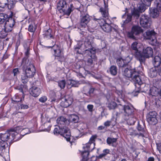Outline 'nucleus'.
Here are the masks:
<instances>
[{"mask_svg": "<svg viewBox=\"0 0 161 161\" xmlns=\"http://www.w3.org/2000/svg\"><path fill=\"white\" fill-rule=\"evenodd\" d=\"M29 128H31L33 124L31 122L27 123L23 120L22 124L20 126H18L13 129L8 130L4 134H0V153H3L6 147H8L7 142L14 140L16 141L20 139L25 135L31 132Z\"/></svg>", "mask_w": 161, "mask_h": 161, "instance_id": "nucleus-1", "label": "nucleus"}, {"mask_svg": "<svg viewBox=\"0 0 161 161\" xmlns=\"http://www.w3.org/2000/svg\"><path fill=\"white\" fill-rule=\"evenodd\" d=\"M123 75L125 76L131 78V80L134 82V84L136 91L138 92L140 89L141 85L143 83H145V80L147 78L142 75V77H140L139 75L136 74V72L134 69H131L126 68L124 70Z\"/></svg>", "mask_w": 161, "mask_h": 161, "instance_id": "nucleus-2", "label": "nucleus"}, {"mask_svg": "<svg viewBox=\"0 0 161 161\" xmlns=\"http://www.w3.org/2000/svg\"><path fill=\"white\" fill-rule=\"evenodd\" d=\"M96 137V136H92L89 142L83 145V150L81 152L82 158L81 161H96L97 158L95 156H93L90 158H88L87 157L89 152L92 151L94 148L95 143L94 142Z\"/></svg>", "mask_w": 161, "mask_h": 161, "instance_id": "nucleus-3", "label": "nucleus"}, {"mask_svg": "<svg viewBox=\"0 0 161 161\" xmlns=\"http://www.w3.org/2000/svg\"><path fill=\"white\" fill-rule=\"evenodd\" d=\"M90 37H88L85 41L84 44L86 47L85 51L86 53L89 52L91 55L88 58L87 62L89 65H91L93 63V61H96L97 60V57L95 54V51L94 48L92 47V41L89 39Z\"/></svg>", "mask_w": 161, "mask_h": 161, "instance_id": "nucleus-4", "label": "nucleus"}, {"mask_svg": "<svg viewBox=\"0 0 161 161\" xmlns=\"http://www.w3.org/2000/svg\"><path fill=\"white\" fill-rule=\"evenodd\" d=\"M153 54V49L150 47H147L143 49L142 53L141 52H137L135 55V57L141 64L144 62L146 58L151 57Z\"/></svg>", "mask_w": 161, "mask_h": 161, "instance_id": "nucleus-5", "label": "nucleus"}, {"mask_svg": "<svg viewBox=\"0 0 161 161\" xmlns=\"http://www.w3.org/2000/svg\"><path fill=\"white\" fill-rule=\"evenodd\" d=\"M54 135L60 134L68 142L70 141V133L69 129L66 127H60L58 126L55 128L53 131Z\"/></svg>", "mask_w": 161, "mask_h": 161, "instance_id": "nucleus-6", "label": "nucleus"}, {"mask_svg": "<svg viewBox=\"0 0 161 161\" xmlns=\"http://www.w3.org/2000/svg\"><path fill=\"white\" fill-rule=\"evenodd\" d=\"M119 108H122V110L124 112L125 116L124 119H127L130 116H133L134 115L133 107L130 104L125 105L124 106L120 105L119 106Z\"/></svg>", "mask_w": 161, "mask_h": 161, "instance_id": "nucleus-7", "label": "nucleus"}, {"mask_svg": "<svg viewBox=\"0 0 161 161\" xmlns=\"http://www.w3.org/2000/svg\"><path fill=\"white\" fill-rule=\"evenodd\" d=\"M146 6L147 5H146V3H144L143 1H142L141 3L138 4L137 6V8H134L131 11V13L134 17L136 19H138L140 16V13L144 12L146 9Z\"/></svg>", "mask_w": 161, "mask_h": 161, "instance_id": "nucleus-8", "label": "nucleus"}, {"mask_svg": "<svg viewBox=\"0 0 161 161\" xmlns=\"http://www.w3.org/2000/svg\"><path fill=\"white\" fill-rule=\"evenodd\" d=\"M157 34L154 30H149L144 34V36L146 39L149 40L151 44L154 45L157 44L156 38Z\"/></svg>", "mask_w": 161, "mask_h": 161, "instance_id": "nucleus-9", "label": "nucleus"}, {"mask_svg": "<svg viewBox=\"0 0 161 161\" xmlns=\"http://www.w3.org/2000/svg\"><path fill=\"white\" fill-rule=\"evenodd\" d=\"M161 87V80H153V85L150 86V93L152 96H156L158 95L159 92Z\"/></svg>", "mask_w": 161, "mask_h": 161, "instance_id": "nucleus-10", "label": "nucleus"}, {"mask_svg": "<svg viewBox=\"0 0 161 161\" xmlns=\"http://www.w3.org/2000/svg\"><path fill=\"white\" fill-rule=\"evenodd\" d=\"M93 19L96 22L98 23L102 29L105 32H109L111 30V26L108 24L106 23L104 19L102 18L99 19L94 18Z\"/></svg>", "mask_w": 161, "mask_h": 161, "instance_id": "nucleus-11", "label": "nucleus"}, {"mask_svg": "<svg viewBox=\"0 0 161 161\" xmlns=\"http://www.w3.org/2000/svg\"><path fill=\"white\" fill-rule=\"evenodd\" d=\"M23 70L25 71V74L30 78L33 77L36 73L34 66L30 63L27 64L26 68L25 67H23Z\"/></svg>", "mask_w": 161, "mask_h": 161, "instance_id": "nucleus-12", "label": "nucleus"}, {"mask_svg": "<svg viewBox=\"0 0 161 161\" xmlns=\"http://www.w3.org/2000/svg\"><path fill=\"white\" fill-rule=\"evenodd\" d=\"M73 99L72 97L66 95L64 98L62 99V101L60 103L61 106L67 108L72 103Z\"/></svg>", "mask_w": 161, "mask_h": 161, "instance_id": "nucleus-13", "label": "nucleus"}, {"mask_svg": "<svg viewBox=\"0 0 161 161\" xmlns=\"http://www.w3.org/2000/svg\"><path fill=\"white\" fill-rule=\"evenodd\" d=\"M140 24L141 26L144 28H148L150 26L149 23V18L145 14L142 15L140 18Z\"/></svg>", "mask_w": 161, "mask_h": 161, "instance_id": "nucleus-14", "label": "nucleus"}, {"mask_svg": "<svg viewBox=\"0 0 161 161\" xmlns=\"http://www.w3.org/2000/svg\"><path fill=\"white\" fill-rule=\"evenodd\" d=\"M15 24V21L14 19L12 18H9L5 22L4 27L7 31H11L12 28Z\"/></svg>", "mask_w": 161, "mask_h": 161, "instance_id": "nucleus-15", "label": "nucleus"}, {"mask_svg": "<svg viewBox=\"0 0 161 161\" xmlns=\"http://www.w3.org/2000/svg\"><path fill=\"white\" fill-rule=\"evenodd\" d=\"M17 89L22 93L21 95H19L18 94H16L13 97L12 99V100L16 103H18L22 101L23 99H24V96L23 95V91L22 88V86L20 87H18Z\"/></svg>", "mask_w": 161, "mask_h": 161, "instance_id": "nucleus-16", "label": "nucleus"}, {"mask_svg": "<svg viewBox=\"0 0 161 161\" xmlns=\"http://www.w3.org/2000/svg\"><path fill=\"white\" fill-rule=\"evenodd\" d=\"M40 89L37 87L33 86L30 89V94L34 97H36L39 96L41 93Z\"/></svg>", "mask_w": 161, "mask_h": 161, "instance_id": "nucleus-17", "label": "nucleus"}, {"mask_svg": "<svg viewBox=\"0 0 161 161\" xmlns=\"http://www.w3.org/2000/svg\"><path fill=\"white\" fill-rule=\"evenodd\" d=\"M52 49L54 52V54L55 57H59L61 58L63 57V53L60 49V47L57 45H55L52 47Z\"/></svg>", "mask_w": 161, "mask_h": 161, "instance_id": "nucleus-18", "label": "nucleus"}, {"mask_svg": "<svg viewBox=\"0 0 161 161\" xmlns=\"http://www.w3.org/2000/svg\"><path fill=\"white\" fill-rule=\"evenodd\" d=\"M90 20L89 15L86 14L83 16L81 19L80 25L82 27L86 28L87 26V24Z\"/></svg>", "mask_w": 161, "mask_h": 161, "instance_id": "nucleus-19", "label": "nucleus"}, {"mask_svg": "<svg viewBox=\"0 0 161 161\" xmlns=\"http://www.w3.org/2000/svg\"><path fill=\"white\" fill-rule=\"evenodd\" d=\"M152 63L154 67L158 68L161 64V58L159 55L155 56L152 59Z\"/></svg>", "mask_w": 161, "mask_h": 161, "instance_id": "nucleus-20", "label": "nucleus"}, {"mask_svg": "<svg viewBox=\"0 0 161 161\" xmlns=\"http://www.w3.org/2000/svg\"><path fill=\"white\" fill-rule=\"evenodd\" d=\"M66 3L64 0H60L58 3L57 8L60 12H64V7H66Z\"/></svg>", "mask_w": 161, "mask_h": 161, "instance_id": "nucleus-21", "label": "nucleus"}, {"mask_svg": "<svg viewBox=\"0 0 161 161\" xmlns=\"http://www.w3.org/2000/svg\"><path fill=\"white\" fill-rule=\"evenodd\" d=\"M127 8H125V10L126 11H125V14H123L122 16V19H125V18L127 17L126 19L124 21V24H125L129 22H130L132 19V15H133L132 14H128V11H127Z\"/></svg>", "mask_w": 161, "mask_h": 161, "instance_id": "nucleus-22", "label": "nucleus"}, {"mask_svg": "<svg viewBox=\"0 0 161 161\" xmlns=\"http://www.w3.org/2000/svg\"><path fill=\"white\" fill-rule=\"evenodd\" d=\"M141 47H142V44L137 42H135L131 44V48L133 50L135 51V55L137 52H141L138 51V49Z\"/></svg>", "mask_w": 161, "mask_h": 161, "instance_id": "nucleus-23", "label": "nucleus"}, {"mask_svg": "<svg viewBox=\"0 0 161 161\" xmlns=\"http://www.w3.org/2000/svg\"><path fill=\"white\" fill-rule=\"evenodd\" d=\"M116 119L114 117L112 118L110 120H108L104 123V126L107 127L110 125L114 126L116 124Z\"/></svg>", "mask_w": 161, "mask_h": 161, "instance_id": "nucleus-24", "label": "nucleus"}, {"mask_svg": "<svg viewBox=\"0 0 161 161\" xmlns=\"http://www.w3.org/2000/svg\"><path fill=\"white\" fill-rule=\"evenodd\" d=\"M99 11L103 18L107 19L108 16V8L106 7L101 8Z\"/></svg>", "mask_w": 161, "mask_h": 161, "instance_id": "nucleus-25", "label": "nucleus"}, {"mask_svg": "<svg viewBox=\"0 0 161 161\" xmlns=\"http://www.w3.org/2000/svg\"><path fill=\"white\" fill-rule=\"evenodd\" d=\"M158 70V68L154 67L151 69L148 73V75L151 78H153L155 77L158 74V72L157 70Z\"/></svg>", "mask_w": 161, "mask_h": 161, "instance_id": "nucleus-26", "label": "nucleus"}, {"mask_svg": "<svg viewBox=\"0 0 161 161\" xmlns=\"http://www.w3.org/2000/svg\"><path fill=\"white\" fill-rule=\"evenodd\" d=\"M137 129L138 130L141 131L142 132V133H140L138 134L139 136L144 137L146 136L147 135L146 131L145 130L144 128L140 125L139 122H138Z\"/></svg>", "mask_w": 161, "mask_h": 161, "instance_id": "nucleus-27", "label": "nucleus"}, {"mask_svg": "<svg viewBox=\"0 0 161 161\" xmlns=\"http://www.w3.org/2000/svg\"><path fill=\"white\" fill-rule=\"evenodd\" d=\"M132 32L136 35H137L142 32V29L138 26H133L132 28Z\"/></svg>", "mask_w": 161, "mask_h": 161, "instance_id": "nucleus-28", "label": "nucleus"}, {"mask_svg": "<svg viewBox=\"0 0 161 161\" xmlns=\"http://www.w3.org/2000/svg\"><path fill=\"white\" fill-rule=\"evenodd\" d=\"M151 16L153 18H156L158 16V12L159 10L157 8H154L150 9Z\"/></svg>", "mask_w": 161, "mask_h": 161, "instance_id": "nucleus-29", "label": "nucleus"}, {"mask_svg": "<svg viewBox=\"0 0 161 161\" xmlns=\"http://www.w3.org/2000/svg\"><path fill=\"white\" fill-rule=\"evenodd\" d=\"M69 121L74 123H77L79 120V117L75 114H71L69 117Z\"/></svg>", "mask_w": 161, "mask_h": 161, "instance_id": "nucleus-30", "label": "nucleus"}, {"mask_svg": "<svg viewBox=\"0 0 161 161\" xmlns=\"http://www.w3.org/2000/svg\"><path fill=\"white\" fill-rule=\"evenodd\" d=\"M125 120H127L128 124L131 125L134 124L136 120V118L134 116V115H133V116H129L128 119Z\"/></svg>", "mask_w": 161, "mask_h": 161, "instance_id": "nucleus-31", "label": "nucleus"}, {"mask_svg": "<svg viewBox=\"0 0 161 161\" xmlns=\"http://www.w3.org/2000/svg\"><path fill=\"white\" fill-rule=\"evenodd\" d=\"M117 141V139L115 138L108 137L107 140V143L113 146H115V143Z\"/></svg>", "mask_w": 161, "mask_h": 161, "instance_id": "nucleus-32", "label": "nucleus"}, {"mask_svg": "<svg viewBox=\"0 0 161 161\" xmlns=\"http://www.w3.org/2000/svg\"><path fill=\"white\" fill-rule=\"evenodd\" d=\"M134 70L136 72V74L138 75H139L140 77H142V75H144L145 76L143 75V73L142 72L143 69L141 66H139L137 68L136 70L135 69Z\"/></svg>", "mask_w": 161, "mask_h": 161, "instance_id": "nucleus-33", "label": "nucleus"}, {"mask_svg": "<svg viewBox=\"0 0 161 161\" xmlns=\"http://www.w3.org/2000/svg\"><path fill=\"white\" fill-rule=\"evenodd\" d=\"M117 64L119 67H124L126 64L124 61V59L119 58L117 59Z\"/></svg>", "mask_w": 161, "mask_h": 161, "instance_id": "nucleus-34", "label": "nucleus"}, {"mask_svg": "<svg viewBox=\"0 0 161 161\" xmlns=\"http://www.w3.org/2000/svg\"><path fill=\"white\" fill-rule=\"evenodd\" d=\"M110 73L113 75H115L117 73V68L115 66H111L109 69Z\"/></svg>", "mask_w": 161, "mask_h": 161, "instance_id": "nucleus-35", "label": "nucleus"}, {"mask_svg": "<svg viewBox=\"0 0 161 161\" xmlns=\"http://www.w3.org/2000/svg\"><path fill=\"white\" fill-rule=\"evenodd\" d=\"M147 121L149 124L155 125L157 123L158 120L157 117L154 118V117L151 118H147Z\"/></svg>", "mask_w": 161, "mask_h": 161, "instance_id": "nucleus-36", "label": "nucleus"}, {"mask_svg": "<svg viewBox=\"0 0 161 161\" xmlns=\"http://www.w3.org/2000/svg\"><path fill=\"white\" fill-rule=\"evenodd\" d=\"M74 8L73 6V5L71 4L70 5V6L69 7L68 9L65 11L64 9V12H63L65 14L67 15H69L74 10Z\"/></svg>", "mask_w": 161, "mask_h": 161, "instance_id": "nucleus-37", "label": "nucleus"}, {"mask_svg": "<svg viewBox=\"0 0 161 161\" xmlns=\"http://www.w3.org/2000/svg\"><path fill=\"white\" fill-rule=\"evenodd\" d=\"M66 121V119L64 117L61 116L57 119V122L58 124H64Z\"/></svg>", "mask_w": 161, "mask_h": 161, "instance_id": "nucleus-38", "label": "nucleus"}, {"mask_svg": "<svg viewBox=\"0 0 161 161\" xmlns=\"http://www.w3.org/2000/svg\"><path fill=\"white\" fill-rule=\"evenodd\" d=\"M8 0H0V7L4 8L8 6Z\"/></svg>", "mask_w": 161, "mask_h": 161, "instance_id": "nucleus-39", "label": "nucleus"}, {"mask_svg": "<svg viewBox=\"0 0 161 161\" xmlns=\"http://www.w3.org/2000/svg\"><path fill=\"white\" fill-rule=\"evenodd\" d=\"M117 103L114 102H112L108 104V107L109 110L114 109L117 106Z\"/></svg>", "mask_w": 161, "mask_h": 161, "instance_id": "nucleus-40", "label": "nucleus"}, {"mask_svg": "<svg viewBox=\"0 0 161 161\" xmlns=\"http://www.w3.org/2000/svg\"><path fill=\"white\" fill-rule=\"evenodd\" d=\"M10 31H6L5 27H4V29L0 32V34L1 35L0 36V37L2 38H5L7 35V32Z\"/></svg>", "mask_w": 161, "mask_h": 161, "instance_id": "nucleus-41", "label": "nucleus"}, {"mask_svg": "<svg viewBox=\"0 0 161 161\" xmlns=\"http://www.w3.org/2000/svg\"><path fill=\"white\" fill-rule=\"evenodd\" d=\"M7 16L4 14H0V24L3 23L6 20Z\"/></svg>", "mask_w": 161, "mask_h": 161, "instance_id": "nucleus-42", "label": "nucleus"}, {"mask_svg": "<svg viewBox=\"0 0 161 161\" xmlns=\"http://www.w3.org/2000/svg\"><path fill=\"white\" fill-rule=\"evenodd\" d=\"M58 86L61 89H64L65 86L66 82L65 80H59L58 82Z\"/></svg>", "mask_w": 161, "mask_h": 161, "instance_id": "nucleus-43", "label": "nucleus"}, {"mask_svg": "<svg viewBox=\"0 0 161 161\" xmlns=\"http://www.w3.org/2000/svg\"><path fill=\"white\" fill-rule=\"evenodd\" d=\"M29 78V76H27V75L23 74L21 75V81L23 83H25L28 81V78Z\"/></svg>", "mask_w": 161, "mask_h": 161, "instance_id": "nucleus-44", "label": "nucleus"}, {"mask_svg": "<svg viewBox=\"0 0 161 161\" xmlns=\"http://www.w3.org/2000/svg\"><path fill=\"white\" fill-rule=\"evenodd\" d=\"M51 30L49 29L46 31L45 33L44 34V36L46 38L49 39L52 37V35L51 34Z\"/></svg>", "mask_w": 161, "mask_h": 161, "instance_id": "nucleus-45", "label": "nucleus"}, {"mask_svg": "<svg viewBox=\"0 0 161 161\" xmlns=\"http://www.w3.org/2000/svg\"><path fill=\"white\" fill-rule=\"evenodd\" d=\"M157 113L155 111H152L149 112L147 116V118H151L153 117L156 118Z\"/></svg>", "mask_w": 161, "mask_h": 161, "instance_id": "nucleus-46", "label": "nucleus"}, {"mask_svg": "<svg viewBox=\"0 0 161 161\" xmlns=\"http://www.w3.org/2000/svg\"><path fill=\"white\" fill-rule=\"evenodd\" d=\"M73 136L75 137H78L80 134V132L78 129H75L73 130Z\"/></svg>", "mask_w": 161, "mask_h": 161, "instance_id": "nucleus-47", "label": "nucleus"}, {"mask_svg": "<svg viewBox=\"0 0 161 161\" xmlns=\"http://www.w3.org/2000/svg\"><path fill=\"white\" fill-rule=\"evenodd\" d=\"M155 3L157 6V8L161 11V0H155Z\"/></svg>", "mask_w": 161, "mask_h": 161, "instance_id": "nucleus-48", "label": "nucleus"}, {"mask_svg": "<svg viewBox=\"0 0 161 161\" xmlns=\"http://www.w3.org/2000/svg\"><path fill=\"white\" fill-rule=\"evenodd\" d=\"M24 46L25 47V49L26 50L25 54L26 56H27L29 54L30 48L28 45H27L26 44H24Z\"/></svg>", "mask_w": 161, "mask_h": 161, "instance_id": "nucleus-49", "label": "nucleus"}, {"mask_svg": "<svg viewBox=\"0 0 161 161\" xmlns=\"http://www.w3.org/2000/svg\"><path fill=\"white\" fill-rule=\"evenodd\" d=\"M14 5V3L13 1H10L9 2H8V6H6V7H7L9 9H11L12 8H13Z\"/></svg>", "mask_w": 161, "mask_h": 161, "instance_id": "nucleus-50", "label": "nucleus"}, {"mask_svg": "<svg viewBox=\"0 0 161 161\" xmlns=\"http://www.w3.org/2000/svg\"><path fill=\"white\" fill-rule=\"evenodd\" d=\"M13 71L14 76H17L20 73V72L18 68H15L14 69Z\"/></svg>", "mask_w": 161, "mask_h": 161, "instance_id": "nucleus-51", "label": "nucleus"}, {"mask_svg": "<svg viewBox=\"0 0 161 161\" xmlns=\"http://www.w3.org/2000/svg\"><path fill=\"white\" fill-rule=\"evenodd\" d=\"M131 58L128 56L124 59V60L125 62V64L127 65V64L131 60Z\"/></svg>", "mask_w": 161, "mask_h": 161, "instance_id": "nucleus-52", "label": "nucleus"}, {"mask_svg": "<svg viewBox=\"0 0 161 161\" xmlns=\"http://www.w3.org/2000/svg\"><path fill=\"white\" fill-rule=\"evenodd\" d=\"M47 100V98L46 96H42L39 99V101L42 103H45Z\"/></svg>", "mask_w": 161, "mask_h": 161, "instance_id": "nucleus-53", "label": "nucleus"}, {"mask_svg": "<svg viewBox=\"0 0 161 161\" xmlns=\"http://www.w3.org/2000/svg\"><path fill=\"white\" fill-rule=\"evenodd\" d=\"M67 87L68 88H70L72 87V80H69L67 82Z\"/></svg>", "mask_w": 161, "mask_h": 161, "instance_id": "nucleus-54", "label": "nucleus"}, {"mask_svg": "<svg viewBox=\"0 0 161 161\" xmlns=\"http://www.w3.org/2000/svg\"><path fill=\"white\" fill-rule=\"evenodd\" d=\"M82 45V44L80 42H79V44L75 47V51L77 52V53H79L78 51H77V50L78 49H80L81 47V45Z\"/></svg>", "mask_w": 161, "mask_h": 161, "instance_id": "nucleus-55", "label": "nucleus"}, {"mask_svg": "<svg viewBox=\"0 0 161 161\" xmlns=\"http://www.w3.org/2000/svg\"><path fill=\"white\" fill-rule=\"evenodd\" d=\"M93 107V105L92 104H88L87 107V108L90 112H92Z\"/></svg>", "mask_w": 161, "mask_h": 161, "instance_id": "nucleus-56", "label": "nucleus"}, {"mask_svg": "<svg viewBox=\"0 0 161 161\" xmlns=\"http://www.w3.org/2000/svg\"><path fill=\"white\" fill-rule=\"evenodd\" d=\"M144 3H146V5L147 6H150L151 2L153 0H143Z\"/></svg>", "mask_w": 161, "mask_h": 161, "instance_id": "nucleus-57", "label": "nucleus"}, {"mask_svg": "<svg viewBox=\"0 0 161 161\" xmlns=\"http://www.w3.org/2000/svg\"><path fill=\"white\" fill-rule=\"evenodd\" d=\"M35 28L32 25H29L28 27V31H29L31 32H33L35 31Z\"/></svg>", "mask_w": 161, "mask_h": 161, "instance_id": "nucleus-58", "label": "nucleus"}, {"mask_svg": "<svg viewBox=\"0 0 161 161\" xmlns=\"http://www.w3.org/2000/svg\"><path fill=\"white\" fill-rule=\"evenodd\" d=\"M134 33L132 32V30L130 32H128V36L131 38H134Z\"/></svg>", "mask_w": 161, "mask_h": 161, "instance_id": "nucleus-59", "label": "nucleus"}, {"mask_svg": "<svg viewBox=\"0 0 161 161\" xmlns=\"http://www.w3.org/2000/svg\"><path fill=\"white\" fill-rule=\"evenodd\" d=\"M155 103L156 105L158 106V107H160L161 106V100L160 99H158L156 100Z\"/></svg>", "mask_w": 161, "mask_h": 161, "instance_id": "nucleus-60", "label": "nucleus"}, {"mask_svg": "<svg viewBox=\"0 0 161 161\" xmlns=\"http://www.w3.org/2000/svg\"><path fill=\"white\" fill-rule=\"evenodd\" d=\"M78 86V84L76 81L72 80V87H77Z\"/></svg>", "mask_w": 161, "mask_h": 161, "instance_id": "nucleus-61", "label": "nucleus"}, {"mask_svg": "<svg viewBox=\"0 0 161 161\" xmlns=\"http://www.w3.org/2000/svg\"><path fill=\"white\" fill-rule=\"evenodd\" d=\"M20 108L21 109H27L28 108V106L27 105L21 104L20 105Z\"/></svg>", "mask_w": 161, "mask_h": 161, "instance_id": "nucleus-62", "label": "nucleus"}, {"mask_svg": "<svg viewBox=\"0 0 161 161\" xmlns=\"http://www.w3.org/2000/svg\"><path fill=\"white\" fill-rule=\"evenodd\" d=\"M109 150L108 149H105L103 151V153L105 156L107 154L109 153Z\"/></svg>", "mask_w": 161, "mask_h": 161, "instance_id": "nucleus-63", "label": "nucleus"}, {"mask_svg": "<svg viewBox=\"0 0 161 161\" xmlns=\"http://www.w3.org/2000/svg\"><path fill=\"white\" fill-rule=\"evenodd\" d=\"M157 148L159 153H161V144H157Z\"/></svg>", "mask_w": 161, "mask_h": 161, "instance_id": "nucleus-64", "label": "nucleus"}]
</instances>
